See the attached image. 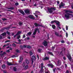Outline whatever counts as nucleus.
I'll use <instances>...</instances> for the list:
<instances>
[{"label": "nucleus", "instance_id": "f257e3e1", "mask_svg": "<svg viewBox=\"0 0 73 73\" xmlns=\"http://www.w3.org/2000/svg\"><path fill=\"white\" fill-rule=\"evenodd\" d=\"M54 23H55L56 24V25H57V27L58 28V29H61V27H60V22H58V21H57L54 20L52 21L51 23V24H53Z\"/></svg>", "mask_w": 73, "mask_h": 73}, {"label": "nucleus", "instance_id": "f03ea898", "mask_svg": "<svg viewBox=\"0 0 73 73\" xmlns=\"http://www.w3.org/2000/svg\"><path fill=\"white\" fill-rule=\"evenodd\" d=\"M64 16L67 19H70V17H71V16H72V17H73V15L69 13L65 14Z\"/></svg>", "mask_w": 73, "mask_h": 73}, {"label": "nucleus", "instance_id": "7ed1b4c3", "mask_svg": "<svg viewBox=\"0 0 73 73\" xmlns=\"http://www.w3.org/2000/svg\"><path fill=\"white\" fill-rule=\"evenodd\" d=\"M37 31H38V33H40V31H39V29H35L34 32L33 33V35H36V32Z\"/></svg>", "mask_w": 73, "mask_h": 73}, {"label": "nucleus", "instance_id": "20e7f679", "mask_svg": "<svg viewBox=\"0 0 73 73\" xmlns=\"http://www.w3.org/2000/svg\"><path fill=\"white\" fill-rule=\"evenodd\" d=\"M43 65H44L43 63H41L39 66L40 68H41V69L40 72H43Z\"/></svg>", "mask_w": 73, "mask_h": 73}, {"label": "nucleus", "instance_id": "39448f33", "mask_svg": "<svg viewBox=\"0 0 73 73\" xmlns=\"http://www.w3.org/2000/svg\"><path fill=\"white\" fill-rule=\"evenodd\" d=\"M53 10H56V9H55L54 8H51L50 9H48V11L50 13H52L53 12Z\"/></svg>", "mask_w": 73, "mask_h": 73}, {"label": "nucleus", "instance_id": "423d86ee", "mask_svg": "<svg viewBox=\"0 0 73 73\" xmlns=\"http://www.w3.org/2000/svg\"><path fill=\"white\" fill-rule=\"evenodd\" d=\"M6 35V33H4L1 34L0 36V39H2V38H3V36H5Z\"/></svg>", "mask_w": 73, "mask_h": 73}, {"label": "nucleus", "instance_id": "0eeeda50", "mask_svg": "<svg viewBox=\"0 0 73 73\" xmlns=\"http://www.w3.org/2000/svg\"><path fill=\"white\" fill-rule=\"evenodd\" d=\"M28 17L30 19H35V17H34L33 15H29Z\"/></svg>", "mask_w": 73, "mask_h": 73}, {"label": "nucleus", "instance_id": "6e6552de", "mask_svg": "<svg viewBox=\"0 0 73 73\" xmlns=\"http://www.w3.org/2000/svg\"><path fill=\"white\" fill-rule=\"evenodd\" d=\"M47 65L48 66V67H50L51 68L54 67V66L53 65H52V64H47Z\"/></svg>", "mask_w": 73, "mask_h": 73}, {"label": "nucleus", "instance_id": "1a4fd4ad", "mask_svg": "<svg viewBox=\"0 0 73 73\" xmlns=\"http://www.w3.org/2000/svg\"><path fill=\"white\" fill-rule=\"evenodd\" d=\"M64 11L65 13H73V12L71 11H70L69 10H64Z\"/></svg>", "mask_w": 73, "mask_h": 73}, {"label": "nucleus", "instance_id": "9d476101", "mask_svg": "<svg viewBox=\"0 0 73 73\" xmlns=\"http://www.w3.org/2000/svg\"><path fill=\"white\" fill-rule=\"evenodd\" d=\"M36 60V57L34 56H33L32 57V64H33V60Z\"/></svg>", "mask_w": 73, "mask_h": 73}, {"label": "nucleus", "instance_id": "9b49d317", "mask_svg": "<svg viewBox=\"0 0 73 73\" xmlns=\"http://www.w3.org/2000/svg\"><path fill=\"white\" fill-rule=\"evenodd\" d=\"M18 11L19 12H20L21 13H22L23 15H24V14H25V13H24V11H23V10H18Z\"/></svg>", "mask_w": 73, "mask_h": 73}, {"label": "nucleus", "instance_id": "f8f14e48", "mask_svg": "<svg viewBox=\"0 0 73 73\" xmlns=\"http://www.w3.org/2000/svg\"><path fill=\"white\" fill-rule=\"evenodd\" d=\"M23 58L22 57V56H21L20 57V60L19 61V63L21 64V62L23 61Z\"/></svg>", "mask_w": 73, "mask_h": 73}, {"label": "nucleus", "instance_id": "ddd939ff", "mask_svg": "<svg viewBox=\"0 0 73 73\" xmlns=\"http://www.w3.org/2000/svg\"><path fill=\"white\" fill-rule=\"evenodd\" d=\"M21 33V31H19L17 33V34H16L14 36V38H15V37H16V36H18V35H19V34H20V33Z\"/></svg>", "mask_w": 73, "mask_h": 73}, {"label": "nucleus", "instance_id": "4468645a", "mask_svg": "<svg viewBox=\"0 0 73 73\" xmlns=\"http://www.w3.org/2000/svg\"><path fill=\"white\" fill-rule=\"evenodd\" d=\"M65 5V4L62 3V2H61V4L59 5V8H61V7H63Z\"/></svg>", "mask_w": 73, "mask_h": 73}, {"label": "nucleus", "instance_id": "2eb2a0df", "mask_svg": "<svg viewBox=\"0 0 73 73\" xmlns=\"http://www.w3.org/2000/svg\"><path fill=\"white\" fill-rule=\"evenodd\" d=\"M43 45L44 46H47V42L46 41H44L42 43Z\"/></svg>", "mask_w": 73, "mask_h": 73}, {"label": "nucleus", "instance_id": "dca6fc26", "mask_svg": "<svg viewBox=\"0 0 73 73\" xmlns=\"http://www.w3.org/2000/svg\"><path fill=\"white\" fill-rule=\"evenodd\" d=\"M25 13H26V14H27V13H29V10H26L25 11Z\"/></svg>", "mask_w": 73, "mask_h": 73}, {"label": "nucleus", "instance_id": "f3484780", "mask_svg": "<svg viewBox=\"0 0 73 73\" xmlns=\"http://www.w3.org/2000/svg\"><path fill=\"white\" fill-rule=\"evenodd\" d=\"M61 61H60V60H58L57 62V64L56 65L58 66H59V65H61Z\"/></svg>", "mask_w": 73, "mask_h": 73}, {"label": "nucleus", "instance_id": "a211bd4d", "mask_svg": "<svg viewBox=\"0 0 73 73\" xmlns=\"http://www.w3.org/2000/svg\"><path fill=\"white\" fill-rule=\"evenodd\" d=\"M69 60L70 61H71V60H72V58L71 57V56H70V55H69L67 56Z\"/></svg>", "mask_w": 73, "mask_h": 73}, {"label": "nucleus", "instance_id": "6ab92c4d", "mask_svg": "<svg viewBox=\"0 0 73 73\" xmlns=\"http://www.w3.org/2000/svg\"><path fill=\"white\" fill-rule=\"evenodd\" d=\"M43 60H49V57H46L45 58H43Z\"/></svg>", "mask_w": 73, "mask_h": 73}, {"label": "nucleus", "instance_id": "aec40b11", "mask_svg": "<svg viewBox=\"0 0 73 73\" xmlns=\"http://www.w3.org/2000/svg\"><path fill=\"white\" fill-rule=\"evenodd\" d=\"M7 64L8 65H13V64H12L11 63L8 62H7Z\"/></svg>", "mask_w": 73, "mask_h": 73}, {"label": "nucleus", "instance_id": "412c9836", "mask_svg": "<svg viewBox=\"0 0 73 73\" xmlns=\"http://www.w3.org/2000/svg\"><path fill=\"white\" fill-rule=\"evenodd\" d=\"M47 53L48 54H50L51 56H53V54L50 52H47Z\"/></svg>", "mask_w": 73, "mask_h": 73}, {"label": "nucleus", "instance_id": "4be33fe9", "mask_svg": "<svg viewBox=\"0 0 73 73\" xmlns=\"http://www.w3.org/2000/svg\"><path fill=\"white\" fill-rule=\"evenodd\" d=\"M6 54V53L5 52H3V53L1 54L0 55L1 56V57H2V56H4V54Z\"/></svg>", "mask_w": 73, "mask_h": 73}, {"label": "nucleus", "instance_id": "5701e85b", "mask_svg": "<svg viewBox=\"0 0 73 73\" xmlns=\"http://www.w3.org/2000/svg\"><path fill=\"white\" fill-rule=\"evenodd\" d=\"M55 35L56 36H57L58 37V36H59V33L57 32H55Z\"/></svg>", "mask_w": 73, "mask_h": 73}, {"label": "nucleus", "instance_id": "b1692460", "mask_svg": "<svg viewBox=\"0 0 73 73\" xmlns=\"http://www.w3.org/2000/svg\"><path fill=\"white\" fill-rule=\"evenodd\" d=\"M25 61L26 63L27 64H28L29 63V60H26Z\"/></svg>", "mask_w": 73, "mask_h": 73}, {"label": "nucleus", "instance_id": "393cba45", "mask_svg": "<svg viewBox=\"0 0 73 73\" xmlns=\"http://www.w3.org/2000/svg\"><path fill=\"white\" fill-rule=\"evenodd\" d=\"M42 51V49H38V52H39V53H40V52H41Z\"/></svg>", "mask_w": 73, "mask_h": 73}, {"label": "nucleus", "instance_id": "a878e982", "mask_svg": "<svg viewBox=\"0 0 73 73\" xmlns=\"http://www.w3.org/2000/svg\"><path fill=\"white\" fill-rule=\"evenodd\" d=\"M34 25H35L36 27H38V26H40V25H39V24H38L37 23H35L34 24Z\"/></svg>", "mask_w": 73, "mask_h": 73}, {"label": "nucleus", "instance_id": "bb28decb", "mask_svg": "<svg viewBox=\"0 0 73 73\" xmlns=\"http://www.w3.org/2000/svg\"><path fill=\"white\" fill-rule=\"evenodd\" d=\"M52 27L53 29H54L56 28V26H55V25H52Z\"/></svg>", "mask_w": 73, "mask_h": 73}, {"label": "nucleus", "instance_id": "cd10ccee", "mask_svg": "<svg viewBox=\"0 0 73 73\" xmlns=\"http://www.w3.org/2000/svg\"><path fill=\"white\" fill-rule=\"evenodd\" d=\"M28 66L27 65L25 66L24 67L25 69H28Z\"/></svg>", "mask_w": 73, "mask_h": 73}, {"label": "nucleus", "instance_id": "c85d7f7f", "mask_svg": "<svg viewBox=\"0 0 73 73\" xmlns=\"http://www.w3.org/2000/svg\"><path fill=\"white\" fill-rule=\"evenodd\" d=\"M29 54L30 55H31V56H32V55L33 54V52H32L31 51H30L29 52Z\"/></svg>", "mask_w": 73, "mask_h": 73}, {"label": "nucleus", "instance_id": "c756f323", "mask_svg": "<svg viewBox=\"0 0 73 73\" xmlns=\"http://www.w3.org/2000/svg\"><path fill=\"white\" fill-rule=\"evenodd\" d=\"M32 34V32H29L27 33V35H31Z\"/></svg>", "mask_w": 73, "mask_h": 73}, {"label": "nucleus", "instance_id": "7c9ffc66", "mask_svg": "<svg viewBox=\"0 0 73 73\" xmlns=\"http://www.w3.org/2000/svg\"><path fill=\"white\" fill-rule=\"evenodd\" d=\"M17 36V39H19L20 38V35H18Z\"/></svg>", "mask_w": 73, "mask_h": 73}, {"label": "nucleus", "instance_id": "2f4dec72", "mask_svg": "<svg viewBox=\"0 0 73 73\" xmlns=\"http://www.w3.org/2000/svg\"><path fill=\"white\" fill-rule=\"evenodd\" d=\"M16 52H17V53H20V51L18 49H17L16 50Z\"/></svg>", "mask_w": 73, "mask_h": 73}, {"label": "nucleus", "instance_id": "473e14b6", "mask_svg": "<svg viewBox=\"0 0 73 73\" xmlns=\"http://www.w3.org/2000/svg\"><path fill=\"white\" fill-rule=\"evenodd\" d=\"M8 9H11L12 10H13V9H14V8L13 7H11L10 8H8Z\"/></svg>", "mask_w": 73, "mask_h": 73}, {"label": "nucleus", "instance_id": "72a5a7b5", "mask_svg": "<svg viewBox=\"0 0 73 73\" xmlns=\"http://www.w3.org/2000/svg\"><path fill=\"white\" fill-rule=\"evenodd\" d=\"M2 67L3 68H5V64H3L2 66Z\"/></svg>", "mask_w": 73, "mask_h": 73}, {"label": "nucleus", "instance_id": "f704fd0d", "mask_svg": "<svg viewBox=\"0 0 73 73\" xmlns=\"http://www.w3.org/2000/svg\"><path fill=\"white\" fill-rule=\"evenodd\" d=\"M25 65V63L24 62L22 64V66L23 67H24Z\"/></svg>", "mask_w": 73, "mask_h": 73}, {"label": "nucleus", "instance_id": "c9c22d12", "mask_svg": "<svg viewBox=\"0 0 73 73\" xmlns=\"http://www.w3.org/2000/svg\"><path fill=\"white\" fill-rule=\"evenodd\" d=\"M13 70L14 71H16V70H17V69L15 67H14Z\"/></svg>", "mask_w": 73, "mask_h": 73}, {"label": "nucleus", "instance_id": "e433bc0d", "mask_svg": "<svg viewBox=\"0 0 73 73\" xmlns=\"http://www.w3.org/2000/svg\"><path fill=\"white\" fill-rule=\"evenodd\" d=\"M22 24H23V23L21 22H19V25H22Z\"/></svg>", "mask_w": 73, "mask_h": 73}, {"label": "nucleus", "instance_id": "4c0bfd02", "mask_svg": "<svg viewBox=\"0 0 73 73\" xmlns=\"http://www.w3.org/2000/svg\"><path fill=\"white\" fill-rule=\"evenodd\" d=\"M31 48V46H27V48Z\"/></svg>", "mask_w": 73, "mask_h": 73}, {"label": "nucleus", "instance_id": "58836bf2", "mask_svg": "<svg viewBox=\"0 0 73 73\" xmlns=\"http://www.w3.org/2000/svg\"><path fill=\"white\" fill-rule=\"evenodd\" d=\"M53 72L54 73V72H55V70H56V68H54L53 69Z\"/></svg>", "mask_w": 73, "mask_h": 73}, {"label": "nucleus", "instance_id": "ea45409f", "mask_svg": "<svg viewBox=\"0 0 73 73\" xmlns=\"http://www.w3.org/2000/svg\"><path fill=\"white\" fill-rule=\"evenodd\" d=\"M15 5H19V3H15Z\"/></svg>", "mask_w": 73, "mask_h": 73}, {"label": "nucleus", "instance_id": "a19ab883", "mask_svg": "<svg viewBox=\"0 0 73 73\" xmlns=\"http://www.w3.org/2000/svg\"><path fill=\"white\" fill-rule=\"evenodd\" d=\"M66 30H68V27L67 26H66Z\"/></svg>", "mask_w": 73, "mask_h": 73}, {"label": "nucleus", "instance_id": "79ce46f5", "mask_svg": "<svg viewBox=\"0 0 73 73\" xmlns=\"http://www.w3.org/2000/svg\"><path fill=\"white\" fill-rule=\"evenodd\" d=\"M66 37H68V34L67 33H66Z\"/></svg>", "mask_w": 73, "mask_h": 73}, {"label": "nucleus", "instance_id": "37998d69", "mask_svg": "<svg viewBox=\"0 0 73 73\" xmlns=\"http://www.w3.org/2000/svg\"><path fill=\"white\" fill-rule=\"evenodd\" d=\"M7 33L8 35H10V33L8 31H7Z\"/></svg>", "mask_w": 73, "mask_h": 73}, {"label": "nucleus", "instance_id": "c03bdc74", "mask_svg": "<svg viewBox=\"0 0 73 73\" xmlns=\"http://www.w3.org/2000/svg\"><path fill=\"white\" fill-rule=\"evenodd\" d=\"M27 46V45H24L23 46V48H26Z\"/></svg>", "mask_w": 73, "mask_h": 73}, {"label": "nucleus", "instance_id": "a18cd8bd", "mask_svg": "<svg viewBox=\"0 0 73 73\" xmlns=\"http://www.w3.org/2000/svg\"><path fill=\"white\" fill-rule=\"evenodd\" d=\"M61 42L62 43H64V42H65V41H64V40H62Z\"/></svg>", "mask_w": 73, "mask_h": 73}, {"label": "nucleus", "instance_id": "49530a36", "mask_svg": "<svg viewBox=\"0 0 73 73\" xmlns=\"http://www.w3.org/2000/svg\"><path fill=\"white\" fill-rule=\"evenodd\" d=\"M10 41L9 40H7L5 42H9Z\"/></svg>", "mask_w": 73, "mask_h": 73}, {"label": "nucleus", "instance_id": "de8ad7c7", "mask_svg": "<svg viewBox=\"0 0 73 73\" xmlns=\"http://www.w3.org/2000/svg\"><path fill=\"white\" fill-rule=\"evenodd\" d=\"M20 47L21 48H24V47L23 46H21Z\"/></svg>", "mask_w": 73, "mask_h": 73}, {"label": "nucleus", "instance_id": "09e8293b", "mask_svg": "<svg viewBox=\"0 0 73 73\" xmlns=\"http://www.w3.org/2000/svg\"><path fill=\"white\" fill-rule=\"evenodd\" d=\"M37 57L38 58V60L39 59V56H38V55H37Z\"/></svg>", "mask_w": 73, "mask_h": 73}, {"label": "nucleus", "instance_id": "8fccbe9b", "mask_svg": "<svg viewBox=\"0 0 73 73\" xmlns=\"http://www.w3.org/2000/svg\"><path fill=\"white\" fill-rule=\"evenodd\" d=\"M65 68H67V65L66 64H65Z\"/></svg>", "mask_w": 73, "mask_h": 73}, {"label": "nucleus", "instance_id": "3c124183", "mask_svg": "<svg viewBox=\"0 0 73 73\" xmlns=\"http://www.w3.org/2000/svg\"><path fill=\"white\" fill-rule=\"evenodd\" d=\"M45 73H50V72H46V70H45Z\"/></svg>", "mask_w": 73, "mask_h": 73}, {"label": "nucleus", "instance_id": "603ef678", "mask_svg": "<svg viewBox=\"0 0 73 73\" xmlns=\"http://www.w3.org/2000/svg\"><path fill=\"white\" fill-rule=\"evenodd\" d=\"M13 46H16V44H13Z\"/></svg>", "mask_w": 73, "mask_h": 73}, {"label": "nucleus", "instance_id": "864d4df0", "mask_svg": "<svg viewBox=\"0 0 73 73\" xmlns=\"http://www.w3.org/2000/svg\"><path fill=\"white\" fill-rule=\"evenodd\" d=\"M2 20L3 21H4V20H6V19L5 18H4L2 19Z\"/></svg>", "mask_w": 73, "mask_h": 73}, {"label": "nucleus", "instance_id": "5fc2aeb1", "mask_svg": "<svg viewBox=\"0 0 73 73\" xmlns=\"http://www.w3.org/2000/svg\"><path fill=\"white\" fill-rule=\"evenodd\" d=\"M52 50H54V47H53V46H52Z\"/></svg>", "mask_w": 73, "mask_h": 73}, {"label": "nucleus", "instance_id": "6e6d98bb", "mask_svg": "<svg viewBox=\"0 0 73 73\" xmlns=\"http://www.w3.org/2000/svg\"><path fill=\"white\" fill-rule=\"evenodd\" d=\"M58 37H62V35H59V36H58Z\"/></svg>", "mask_w": 73, "mask_h": 73}, {"label": "nucleus", "instance_id": "4d7b16f0", "mask_svg": "<svg viewBox=\"0 0 73 73\" xmlns=\"http://www.w3.org/2000/svg\"><path fill=\"white\" fill-rule=\"evenodd\" d=\"M66 73H69V71H67L66 72Z\"/></svg>", "mask_w": 73, "mask_h": 73}, {"label": "nucleus", "instance_id": "13d9d810", "mask_svg": "<svg viewBox=\"0 0 73 73\" xmlns=\"http://www.w3.org/2000/svg\"><path fill=\"white\" fill-rule=\"evenodd\" d=\"M10 50H8L7 51V52H9Z\"/></svg>", "mask_w": 73, "mask_h": 73}, {"label": "nucleus", "instance_id": "bf43d9fd", "mask_svg": "<svg viewBox=\"0 0 73 73\" xmlns=\"http://www.w3.org/2000/svg\"><path fill=\"white\" fill-rule=\"evenodd\" d=\"M23 38H25V35H23Z\"/></svg>", "mask_w": 73, "mask_h": 73}, {"label": "nucleus", "instance_id": "052dcab7", "mask_svg": "<svg viewBox=\"0 0 73 73\" xmlns=\"http://www.w3.org/2000/svg\"><path fill=\"white\" fill-rule=\"evenodd\" d=\"M7 46V45L5 44L3 46V47H5V46Z\"/></svg>", "mask_w": 73, "mask_h": 73}, {"label": "nucleus", "instance_id": "680f3d73", "mask_svg": "<svg viewBox=\"0 0 73 73\" xmlns=\"http://www.w3.org/2000/svg\"><path fill=\"white\" fill-rule=\"evenodd\" d=\"M18 41L19 42H21V40L20 39H19L18 40Z\"/></svg>", "mask_w": 73, "mask_h": 73}, {"label": "nucleus", "instance_id": "e2e57ef3", "mask_svg": "<svg viewBox=\"0 0 73 73\" xmlns=\"http://www.w3.org/2000/svg\"><path fill=\"white\" fill-rule=\"evenodd\" d=\"M57 4H59L60 3V2H59V1H57Z\"/></svg>", "mask_w": 73, "mask_h": 73}, {"label": "nucleus", "instance_id": "0e129e2a", "mask_svg": "<svg viewBox=\"0 0 73 73\" xmlns=\"http://www.w3.org/2000/svg\"><path fill=\"white\" fill-rule=\"evenodd\" d=\"M35 12H36V13H40V12L38 11H35Z\"/></svg>", "mask_w": 73, "mask_h": 73}, {"label": "nucleus", "instance_id": "69168bd1", "mask_svg": "<svg viewBox=\"0 0 73 73\" xmlns=\"http://www.w3.org/2000/svg\"><path fill=\"white\" fill-rule=\"evenodd\" d=\"M63 59L64 60H66V58H65V57H63Z\"/></svg>", "mask_w": 73, "mask_h": 73}, {"label": "nucleus", "instance_id": "338daca9", "mask_svg": "<svg viewBox=\"0 0 73 73\" xmlns=\"http://www.w3.org/2000/svg\"><path fill=\"white\" fill-rule=\"evenodd\" d=\"M12 57H16V56H15L14 55L12 56Z\"/></svg>", "mask_w": 73, "mask_h": 73}, {"label": "nucleus", "instance_id": "774afa93", "mask_svg": "<svg viewBox=\"0 0 73 73\" xmlns=\"http://www.w3.org/2000/svg\"><path fill=\"white\" fill-rule=\"evenodd\" d=\"M3 72H4V73H6V71H5V70H4V71H3Z\"/></svg>", "mask_w": 73, "mask_h": 73}]
</instances>
